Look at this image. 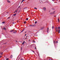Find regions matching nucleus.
I'll list each match as a JSON object with an SVG mask.
<instances>
[{"mask_svg":"<svg viewBox=\"0 0 60 60\" xmlns=\"http://www.w3.org/2000/svg\"><path fill=\"white\" fill-rule=\"evenodd\" d=\"M4 23H5V22H2L3 24H4Z\"/></svg>","mask_w":60,"mask_h":60,"instance_id":"25","label":"nucleus"},{"mask_svg":"<svg viewBox=\"0 0 60 60\" xmlns=\"http://www.w3.org/2000/svg\"><path fill=\"white\" fill-rule=\"evenodd\" d=\"M18 11V10H16L15 11V12H16V13H18V11Z\"/></svg>","mask_w":60,"mask_h":60,"instance_id":"3","label":"nucleus"},{"mask_svg":"<svg viewBox=\"0 0 60 60\" xmlns=\"http://www.w3.org/2000/svg\"><path fill=\"white\" fill-rule=\"evenodd\" d=\"M24 23V24H26V21H25Z\"/></svg>","mask_w":60,"mask_h":60,"instance_id":"19","label":"nucleus"},{"mask_svg":"<svg viewBox=\"0 0 60 60\" xmlns=\"http://www.w3.org/2000/svg\"><path fill=\"white\" fill-rule=\"evenodd\" d=\"M26 38L25 39V40H26Z\"/></svg>","mask_w":60,"mask_h":60,"instance_id":"43","label":"nucleus"},{"mask_svg":"<svg viewBox=\"0 0 60 60\" xmlns=\"http://www.w3.org/2000/svg\"><path fill=\"white\" fill-rule=\"evenodd\" d=\"M34 9H36V10H37V8H34Z\"/></svg>","mask_w":60,"mask_h":60,"instance_id":"20","label":"nucleus"},{"mask_svg":"<svg viewBox=\"0 0 60 60\" xmlns=\"http://www.w3.org/2000/svg\"><path fill=\"white\" fill-rule=\"evenodd\" d=\"M16 14H14V16H16Z\"/></svg>","mask_w":60,"mask_h":60,"instance_id":"18","label":"nucleus"},{"mask_svg":"<svg viewBox=\"0 0 60 60\" xmlns=\"http://www.w3.org/2000/svg\"><path fill=\"white\" fill-rule=\"evenodd\" d=\"M25 41H24L22 44V45H23V44H24V43H25Z\"/></svg>","mask_w":60,"mask_h":60,"instance_id":"5","label":"nucleus"},{"mask_svg":"<svg viewBox=\"0 0 60 60\" xmlns=\"http://www.w3.org/2000/svg\"><path fill=\"white\" fill-rule=\"evenodd\" d=\"M17 32V31H14L13 32V33H14L15 34H16V32Z\"/></svg>","mask_w":60,"mask_h":60,"instance_id":"9","label":"nucleus"},{"mask_svg":"<svg viewBox=\"0 0 60 60\" xmlns=\"http://www.w3.org/2000/svg\"><path fill=\"white\" fill-rule=\"evenodd\" d=\"M26 33V32H25V33Z\"/></svg>","mask_w":60,"mask_h":60,"instance_id":"44","label":"nucleus"},{"mask_svg":"<svg viewBox=\"0 0 60 60\" xmlns=\"http://www.w3.org/2000/svg\"><path fill=\"white\" fill-rule=\"evenodd\" d=\"M55 11H54V12L53 13H52V14H54V13H55Z\"/></svg>","mask_w":60,"mask_h":60,"instance_id":"29","label":"nucleus"},{"mask_svg":"<svg viewBox=\"0 0 60 60\" xmlns=\"http://www.w3.org/2000/svg\"><path fill=\"white\" fill-rule=\"evenodd\" d=\"M53 43H54V44H55V41H53Z\"/></svg>","mask_w":60,"mask_h":60,"instance_id":"22","label":"nucleus"},{"mask_svg":"<svg viewBox=\"0 0 60 60\" xmlns=\"http://www.w3.org/2000/svg\"><path fill=\"white\" fill-rule=\"evenodd\" d=\"M26 20H28V18H26Z\"/></svg>","mask_w":60,"mask_h":60,"instance_id":"15","label":"nucleus"},{"mask_svg":"<svg viewBox=\"0 0 60 60\" xmlns=\"http://www.w3.org/2000/svg\"><path fill=\"white\" fill-rule=\"evenodd\" d=\"M3 29H4V30H5V27H4V28H3Z\"/></svg>","mask_w":60,"mask_h":60,"instance_id":"26","label":"nucleus"},{"mask_svg":"<svg viewBox=\"0 0 60 60\" xmlns=\"http://www.w3.org/2000/svg\"><path fill=\"white\" fill-rule=\"evenodd\" d=\"M52 1H53V2H55V1H57V0H52Z\"/></svg>","mask_w":60,"mask_h":60,"instance_id":"8","label":"nucleus"},{"mask_svg":"<svg viewBox=\"0 0 60 60\" xmlns=\"http://www.w3.org/2000/svg\"><path fill=\"white\" fill-rule=\"evenodd\" d=\"M49 60H50V59H49Z\"/></svg>","mask_w":60,"mask_h":60,"instance_id":"47","label":"nucleus"},{"mask_svg":"<svg viewBox=\"0 0 60 60\" xmlns=\"http://www.w3.org/2000/svg\"><path fill=\"white\" fill-rule=\"evenodd\" d=\"M7 2H8V3H11V2H10V1L9 0H7Z\"/></svg>","mask_w":60,"mask_h":60,"instance_id":"4","label":"nucleus"},{"mask_svg":"<svg viewBox=\"0 0 60 60\" xmlns=\"http://www.w3.org/2000/svg\"><path fill=\"white\" fill-rule=\"evenodd\" d=\"M29 26H32V25H30Z\"/></svg>","mask_w":60,"mask_h":60,"instance_id":"30","label":"nucleus"},{"mask_svg":"<svg viewBox=\"0 0 60 60\" xmlns=\"http://www.w3.org/2000/svg\"><path fill=\"white\" fill-rule=\"evenodd\" d=\"M37 21H35V24H37Z\"/></svg>","mask_w":60,"mask_h":60,"instance_id":"14","label":"nucleus"},{"mask_svg":"<svg viewBox=\"0 0 60 60\" xmlns=\"http://www.w3.org/2000/svg\"><path fill=\"white\" fill-rule=\"evenodd\" d=\"M33 41V42H35V41Z\"/></svg>","mask_w":60,"mask_h":60,"instance_id":"33","label":"nucleus"},{"mask_svg":"<svg viewBox=\"0 0 60 60\" xmlns=\"http://www.w3.org/2000/svg\"><path fill=\"white\" fill-rule=\"evenodd\" d=\"M3 52H2V53H1V55H2V54H3Z\"/></svg>","mask_w":60,"mask_h":60,"instance_id":"28","label":"nucleus"},{"mask_svg":"<svg viewBox=\"0 0 60 60\" xmlns=\"http://www.w3.org/2000/svg\"><path fill=\"white\" fill-rule=\"evenodd\" d=\"M59 31V33H58V34H59V33H60V30H58Z\"/></svg>","mask_w":60,"mask_h":60,"instance_id":"17","label":"nucleus"},{"mask_svg":"<svg viewBox=\"0 0 60 60\" xmlns=\"http://www.w3.org/2000/svg\"><path fill=\"white\" fill-rule=\"evenodd\" d=\"M43 9L44 10V11H45L46 10V8H43Z\"/></svg>","mask_w":60,"mask_h":60,"instance_id":"2","label":"nucleus"},{"mask_svg":"<svg viewBox=\"0 0 60 60\" xmlns=\"http://www.w3.org/2000/svg\"><path fill=\"white\" fill-rule=\"evenodd\" d=\"M25 0H23L22 1V3L23 2V1H25Z\"/></svg>","mask_w":60,"mask_h":60,"instance_id":"24","label":"nucleus"},{"mask_svg":"<svg viewBox=\"0 0 60 60\" xmlns=\"http://www.w3.org/2000/svg\"><path fill=\"white\" fill-rule=\"evenodd\" d=\"M26 9V8H24V9Z\"/></svg>","mask_w":60,"mask_h":60,"instance_id":"40","label":"nucleus"},{"mask_svg":"<svg viewBox=\"0 0 60 60\" xmlns=\"http://www.w3.org/2000/svg\"><path fill=\"white\" fill-rule=\"evenodd\" d=\"M19 7H20V6H19Z\"/></svg>","mask_w":60,"mask_h":60,"instance_id":"42","label":"nucleus"},{"mask_svg":"<svg viewBox=\"0 0 60 60\" xmlns=\"http://www.w3.org/2000/svg\"><path fill=\"white\" fill-rule=\"evenodd\" d=\"M9 59L8 58H7V59H6V60H9Z\"/></svg>","mask_w":60,"mask_h":60,"instance_id":"27","label":"nucleus"},{"mask_svg":"<svg viewBox=\"0 0 60 60\" xmlns=\"http://www.w3.org/2000/svg\"><path fill=\"white\" fill-rule=\"evenodd\" d=\"M24 30H22L21 31V33H22V32H23V31Z\"/></svg>","mask_w":60,"mask_h":60,"instance_id":"16","label":"nucleus"},{"mask_svg":"<svg viewBox=\"0 0 60 60\" xmlns=\"http://www.w3.org/2000/svg\"><path fill=\"white\" fill-rule=\"evenodd\" d=\"M10 18V17H9L8 18V19H9V18Z\"/></svg>","mask_w":60,"mask_h":60,"instance_id":"37","label":"nucleus"},{"mask_svg":"<svg viewBox=\"0 0 60 60\" xmlns=\"http://www.w3.org/2000/svg\"><path fill=\"white\" fill-rule=\"evenodd\" d=\"M29 41H30V40H29Z\"/></svg>","mask_w":60,"mask_h":60,"instance_id":"46","label":"nucleus"},{"mask_svg":"<svg viewBox=\"0 0 60 60\" xmlns=\"http://www.w3.org/2000/svg\"><path fill=\"white\" fill-rule=\"evenodd\" d=\"M11 58H12V57H13V56H12V55H11Z\"/></svg>","mask_w":60,"mask_h":60,"instance_id":"12","label":"nucleus"},{"mask_svg":"<svg viewBox=\"0 0 60 60\" xmlns=\"http://www.w3.org/2000/svg\"><path fill=\"white\" fill-rule=\"evenodd\" d=\"M49 28H47V32L48 33V32H49Z\"/></svg>","mask_w":60,"mask_h":60,"instance_id":"10","label":"nucleus"},{"mask_svg":"<svg viewBox=\"0 0 60 60\" xmlns=\"http://www.w3.org/2000/svg\"><path fill=\"white\" fill-rule=\"evenodd\" d=\"M42 29H44V27H42Z\"/></svg>","mask_w":60,"mask_h":60,"instance_id":"31","label":"nucleus"},{"mask_svg":"<svg viewBox=\"0 0 60 60\" xmlns=\"http://www.w3.org/2000/svg\"><path fill=\"white\" fill-rule=\"evenodd\" d=\"M58 29H60V26H59L58 27Z\"/></svg>","mask_w":60,"mask_h":60,"instance_id":"13","label":"nucleus"},{"mask_svg":"<svg viewBox=\"0 0 60 60\" xmlns=\"http://www.w3.org/2000/svg\"><path fill=\"white\" fill-rule=\"evenodd\" d=\"M2 57V56H0V58H1V57Z\"/></svg>","mask_w":60,"mask_h":60,"instance_id":"35","label":"nucleus"},{"mask_svg":"<svg viewBox=\"0 0 60 60\" xmlns=\"http://www.w3.org/2000/svg\"><path fill=\"white\" fill-rule=\"evenodd\" d=\"M54 17H56V16H55Z\"/></svg>","mask_w":60,"mask_h":60,"instance_id":"45","label":"nucleus"},{"mask_svg":"<svg viewBox=\"0 0 60 60\" xmlns=\"http://www.w3.org/2000/svg\"><path fill=\"white\" fill-rule=\"evenodd\" d=\"M58 22H59V18H58Z\"/></svg>","mask_w":60,"mask_h":60,"instance_id":"21","label":"nucleus"},{"mask_svg":"<svg viewBox=\"0 0 60 60\" xmlns=\"http://www.w3.org/2000/svg\"><path fill=\"white\" fill-rule=\"evenodd\" d=\"M56 43H58V42H57V41L56 42Z\"/></svg>","mask_w":60,"mask_h":60,"instance_id":"41","label":"nucleus"},{"mask_svg":"<svg viewBox=\"0 0 60 60\" xmlns=\"http://www.w3.org/2000/svg\"><path fill=\"white\" fill-rule=\"evenodd\" d=\"M57 29H58V28H57V27H55V29L56 32H58V31H57L58 30H57Z\"/></svg>","mask_w":60,"mask_h":60,"instance_id":"1","label":"nucleus"},{"mask_svg":"<svg viewBox=\"0 0 60 60\" xmlns=\"http://www.w3.org/2000/svg\"><path fill=\"white\" fill-rule=\"evenodd\" d=\"M26 34H25V36H26Z\"/></svg>","mask_w":60,"mask_h":60,"instance_id":"36","label":"nucleus"},{"mask_svg":"<svg viewBox=\"0 0 60 60\" xmlns=\"http://www.w3.org/2000/svg\"><path fill=\"white\" fill-rule=\"evenodd\" d=\"M13 31H14V30H10V32H13Z\"/></svg>","mask_w":60,"mask_h":60,"instance_id":"6","label":"nucleus"},{"mask_svg":"<svg viewBox=\"0 0 60 60\" xmlns=\"http://www.w3.org/2000/svg\"><path fill=\"white\" fill-rule=\"evenodd\" d=\"M35 26V25H32V26Z\"/></svg>","mask_w":60,"mask_h":60,"instance_id":"7","label":"nucleus"},{"mask_svg":"<svg viewBox=\"0 0 60 60\" xmlns=\"http://www.w3.org/2000/svg\"><path fill=\"white\" fill-rule=\"evenodd\" d=\"M33 46V45H31V46L32 47H33L32 46Z\"/></svg>","mask_w":60,"mask_h":60,"instance_id":"23","label":"nucleus"},{"mask_svg":"<svg viewBox=\"0 0 60 60\" xmlns=\"http://www.w3.org/2000/svg\"><path fill=\"white\" fill-rule=\"evenodd\" d=\"M54 26H52V29H54Z\"/></svg>","mask_w":60,"mask_h":60,"instance_id":"11","label":"nucleus"},{"mask_svg":"<svg viewBox=\"0 0 60 60\" xmlns=\"http://www.w3.org/2000/svg\"><path fill=\"white\" fill-rule=\"evenodd\" d=\"M27 37V36H26V38Z\"/></svg>","mask_w":60,"mask_h":60,"instance_id":"39","label":"nucleus"},{"mask_svg":"<svg viewBox=\"0 0 60 60\" xmlns=\"http://www.w3.org/2000/svg\"><path fill=\"white\" fill-rule=\"evenodd\" d=\"M35 49H36V47H35Z\"/></svg>","mask_w":60,"mask_h":60,"instance_id":"34","label":"nucleus"},{"mask_svg":"<svg viewBox=\"0 0 60 60\" xmlns=\"http://www.w3.org/2000/svg\"><path fill=\"white\" fill-rule=\"evenodd\" d=\"M32 52H34V51L32 50Z\"/></svg>","mask_w":60,"mask_h":60,"instance_id":"32","label":"nucleus"},{"mask_svg":"<svg viewBox=\"0 0 60 60\" xmlns=\"http://www.w3.org/2000/svg\"><path fill=\"white\" fill-rule=\"evenodd\" d=\"M15 12H15H15H14V13H15Z\"/></svg>","mask_w":60,"mask_h":60,"instance_id":"38","label":"nucleus"}]
</instances>
